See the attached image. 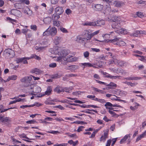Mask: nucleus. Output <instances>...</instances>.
Segmentation results:
<instances>
[{
	"mask_svg": "<svg viewBox=\"0 0 146 146\" xmlns=\"http://www.w3.org/2000/svg\"><path fill=\"white\" fill-rule=\"evenodd\" d=\"M32 80V77L31 76H25L21 78L20 80L21 82H24L26 84H24V86L27 87L31 85L30 82Z\"/></svg>",
	"mask_w": 146,
	"mask_h": 146,
	"instance_id": "f257e3e1",
	"label": "nucleus"
},
{
	"mask_svg": "<svg viewBox=\"0 0 146 146\" xmlns=\"http://www.w3.org/2000/svg\"><path fill=\"white\" fill-rule=\"evenodd\" d=\"M4 52L6 54V56L10 58H13L15 55L14 51L11 48H8L5 49Z\"/></svg>",
	"mask_w": 146,
	"mask_h": 146,
	"instance_id": "f03ea898",
	"label": "nucleus"
},
{
	"mask_svg": "<svg viewBox=\"0 0 146 146\" xmlns=\"http://www.w3.org/2000/svg\"><path fill=\"white\" fill-rule=\"evenodd\" d=\"M119 38H117L116 36H115V38L113 39H105L104 42L103 41H99L102 42H105L108 43H112L114 44L119 45L118 42H117V41L119 40Z\"/></svg>",
	"mask_w": 146,
	"mask_h": 146,
	"instance_id": "7ed1b4c3",
	"label": "nucleus"
},
{
	"mask_svg": "<svg viewBox=\"0 0 146 146\" xmlns=\"http://www.w3.org/2000/svg\"><path fill=\"white\" fill-rule=\"evenodd\" d=\"M10 13L11 14L18 17H21L22 15V13L17 9H13L11 10L10 11Z\"/></svg>",
	"mask_w": 146,
	"mask_h": 146,
	"instance_id": "20e7f679",
	"label": "nucleus"
},
{
	"mask_svg": "<svg viewBox=\"0 0 146 146\" xmlns=\"http://www.w3.org/2000/svg\"><path fill=\"white\" fill-rule=\"evenodd\" d=\"M69 52L70 51L68 50L62 49L58 52V54L60 55L61 58H62L65 57Z\"/></svg>",
	"mask_w": 146,
	"mask_h": 146,
	"instance_id": "39448f33",
	"label": "nucleus"
},
{
	"mask_svg": "<svg viewBox=\"0 0 146 146\" xmlns=\"http://www.w3.org/2000/svg\"><path fill=\"white\" fill-rule=\"evenodd\" d=\"M84 36L86 37L88 40H89L92 38L91 31L90 30H85L84 33Z\"/></svg>",
	"mask_w": 146,
	"mask_h": 146,
	"instance_id": "423d86ee",
	"label": "nucleus"
},
{
	"mask_svg": "<svg viewBox=\"0 0 146 146\" xmlns=\"http://www.w3.org/2000/svg\"><path fill=\"white\" fill-rule=\"evenodd\" d=\"M108 19L110 21L115 22V23L118 22L120 19L119 17L114 15L108 17Z\"/></svg>",
	"mask_w": 146,
	"mask_h": 146,
	"instance_id": "0eeeda50",
	"label": "nucleus"
},
{
	"mask_svg": "<svg viewBox=\"0 0 146 146\" xmlns=\"http://www.w3.org/2000/svg\"><path fill=\"white\" fill-rule=\"evenodd\" d=\"M52 92V87L51 86H48L47 88L46 91L43 93L44 96L47 95L49 96L51 94Z\"/></svg>",
	"mask_w": 146,
	"mask_h": 146,
	"instance_id": "6e6552de",
	"label": "nucleus"
},
{
	"mask_svg": "<svg viewBox=\"0 0 146 146\" xmlns=\"http://www.w3.org/2000/svg\"><path fill=\"white\" fill-rule=\"evenodd\" d=\"M92 8H95L94 9L96 11H100L102 9L103 7V5L100 4L95 5L93 3L92 4Z\"/></svg>",
	"mask_w": 146,
	"mask_h": 146,
	"instance_id": "1a4fd4ad",
	"label": "nucleus"
},
{
	"mask_svg": "<svg viewBox=\"0 0 146 146\" xmlns=\"http://www.w3.org/2000/svg\"><path fill=\"white\" fill-rule=\"evenodd\" d=\"M76 41L80 43L85 44L86 42L88 40L86 38H82L80 36H78L77 37Z\"/></svg>",
	"mask_w": 146,
	"mask_h": 146,
	"instance_id": "9d476101",
	"label": "nucleus"
},
{
	"mask_svg": "<svg viewBox=\"0 0 146 146\" xmlns=\"http://www.w3.org/2000/svg\"><path fill=\"white\" fill-rule=\"evenodd\" d=\"M17 63L23 62V64H27L28 62L25 57L19 58H17L16 60Z\"/></svg>",
	"mask_w": 146,
	"mask_h": 146,
	"instance_id": "9b49d317",
	"label": "nucleus"
},
{
	"mask_svg": "<svg viewBox=\"0 0 146 146\" xmlns=\"http://www.w3.org/2000/svg\"><path fill=\"white\" fill-rule=\"evenodd\" d=\"M106 86H108L106 88L107 90L112 89L117 87L116 84L113 82H111L110 84H107Z\"/></svg>",
	"mask_w": 146,
	"mask_h": 146,
	"instance_id": "f8f14e48",
	"label": "nucleus"
},
{
	"mask_svg": "<svg viewBox=\"0 0 146 146\" xmlns=\"http://www.w3.org/2000/svg\"><path fill=\"white\" fill-rule=\"evenodd\" d=\"M42 72L41 70L37 68H34L30 70V72L32 73H35L36 74H39Z\"/></svg>",
	"mask_w": 146,
	"mask_h": 146,
	"instance_id": "ddd939ff",
	"label": "nucleus"
},
{
	"mask_svg": "<svg viewBox=\"0 0 146 146\" xmlns=\"http://www.w3.org/2000/svg\"><path fill=\"white\" fill-rule=\"evenodd\" d=\"M56 14L61 15L64 12L63 9L62 7H58L55 9Z\"/></svg>",
	"mask_w": 146,
	"mask_h": 146,
	"instance_id": "4468645a",
	"label": "nucleus"
},
{
	"mask_svg": "<svg viewBox=\"0 0 146 146\" xmlns=\"http://www.w3.org/2000/svg\"><path fill=\"white\" fill-rule=\"evenodd\" d=\"M50 35L52 36H54L56 35L57 32L56 29L55 27H52L51 29H49Z\"/></svg>",
	"mask_w": 146,
	"mask_h": 146,
	"instance_id": "2eb2a0df",
	"label": "nucleus"
},
{
	"mask_svg": "<svg viewBox=\"0 0 146 146\" xmlns=\"http://www.w3.org/2000/svg\"><path fill=\"white\" fill-rule=\"evenodd\" d=\"M17 76L15 75L9 76L7 80H4V82H6L9 81L10 80H15L17 79Z\"/></svg>",
	"mask_w": 146,
	"mask_h": 146,
	"instance_id": "dca6fc26",
	"label": "nucleus"
},
{
	"mask_svg": "<svg viewBox=\"0 0 146 146\" xmlns=\"http://www.w3.org/2000/svg\"><path fill=\"white\" fill-rule=\"evenodd\" d=\"M54 92H57L58 94H60L61 92H63L64 91V89L60 86H58L54 88Z\"/></svg>",
	"mask_w": 146,
	"mask_h": 146,
	"instance_id": "f3484780",
	"label": "nucleus"
},
{
	"mask_svg": "<svg viewBox=\"0 0 146 146\" xmlns=\"http://www.w3.org/2000/svg\"><path fill=\"white\" fill-rule=\"evenodd\" d=\"M117 23V22H116L113 23L111 25V26L112 28H113L114 29H116L119 30V29H120V23Z\"/></svg>",
	"mask_w": 146,
	"mask_h": 146,
	"instance_id": "a211bd4d",
	"label": "nucleus"
},
{
	"mask_svg": "<svg viewBox=\"0 0 146 146\" xmlns=\"http://www.w3.org/2000/svg\"><path fill=\"white\" fill-rule=\"evenodd\" d=\"M61 37L60 36H56L55 37L54 42L56 45H57L59 44L60 42Z\"/></svg>",
	"mask_w": 146,
	"mask_h": 146,
	"instance_id": "6ab92c4d",
	"label": "nucleus"
},
{
	"mask_svg": "<svg viewBox=\"0 0 146 146\" xmlns=\"http://www.w3.org/2000/svg\"><path fill=\"white\" fill-rule=\"evenodd\" d=\"M146 135V130L142 134L139 135L137 138L135 142H137L139 140H140L142 138L144 137Z\"/></svg>",
	"mask_w": 146,
	"mask_h": 146,
	"instance_id": "aec40b11",
	"label": "nucleus"
},
{
	"mask_svg": "<svg viewBox=\"0 0 146 146\" xmlns=\"http://www.w3.org/2000/svg\"><path fill=\"white\" fill-rule=\"evenodd\" d=\"M0 120H1L2 122H7L9 121H11V119L9 117H5V118H3L2 116H0Z\"/></svg>",
	"mask_w": 146,
	"mask_h": 146,
	"instance_id": "412c9836",
	"label": "nucleus"
},
{
	"mask_svg": "<svg viewBox=\"0 0 146 146\" xmlns=\"http://www.w3.org/2000/svg\"><path fill=\"white\" fill-rule=\"evenodd\" d=\"M14 7L17 9H22L23 7V5L21 3H16L14 4Z\"/></svg>",
	"mask_w": 146,
	"mask_h": 146,
	"instance_id": "4be33fe9",
	"label": "nucleus"
},
{
	"mask_svg": "<svg viewBox=\"0 0 146 146\" xmlns=\"http://www.w3.org/2000/svg\"><path fill=\"white\" fill-rule=\"evenodd\" d=\"M104 106L106 107V108L110 110H113V108L112 107H112V104L110 102H107L105 104Z\"/></svg>",
	"mask_w": 146,
	"mask_h": 146,
	"instance_id": "5701e85b",
	"label": "nucleus"
},
{
	"mask_svg": "<svg viewBox=\"0 0 146 146\" xmlns=\"http://www.w3.org/2000/svg\"><path fill=\"white\" fill-rule=\"evenodd\" d=\"M84 25L89 26H96V22H86L84 24Z\"/></svg>",
	"mask_w": 146,
	"mask_h": 146,
	"instance_id": "b1692460",
	"label": "nucleus"
},
{
	"mask_svg": "<svg viewBox=\"0 0 146 146\" xmlns=\"http://www.w3.org/2000/svg\"><path fill=\"white\" fill-rule=\"evenodd\" d=\"M117 31H118L119 33H120L122 34L126 35L127 34L128 32L127 30L124 29L123 28H121L119 30H117Z\"/></svg>",
	"mask_w": 146,
	"mask_h": 146,
	"instance_id": "393cba45",
	"label": "nucleus"
},
{
	"mask_svg": "<svg viewBox=\"0 0 146 146\" xmlns=\"http://www.w3.org/2000/svg\"><path fill=\"white\" fill-rule=\"evenodd\" d=\"M96 26H101L102 25L105 24V21L104 20H97L96 21Z\"/></svg>",
	"mask_w": 146,
	"mask_h": 146,
	"instance_id": "a878e982",
	"label": "nucleus"
},
{
	"mask_svg": "<svg viewBox=\"0 0 146 146\" xmlns=\"http://www.w3.org/2000/svg\"><path fill=\"white\" fill-rule=\"evenodd\" d=\"M130 136L129 134H127L125 135L123 138L120 141L121 144L123 143L128 138L130 137Z\"/></svg>",
	"mask_w": 146,
	"mask_h": 146,
	"instance_id": "bb28decb",
	"label": "nucleus"
},
{
	"mask_svg": "<svg viewBox=\"0 0 146 146\" xmlns=\"http://www.w3.org/2000/svg\"><path fill=\"white\" fill-rule=\"evenodd\" d=\"M104 64V62L101 60L97 61L96 63V65L97 66L100 68H102L103 66V64Z\"/></svg>",
	"mask_w": 146,
	"mask_h": 146,
	"instance_id": "cd10ccee",
	"label": "nucleus"
},
{
	"mask_svg": "<svg viewBox=\"0 0 146 146\" xmlns=\"http://www.w3.org/2000/svg\"><path fill=\"white\" fill-rule=\"evenodd\" d=\"M67 58H66L67 61L68 62H74L75 60L74 58H73L72 56H70L69 57L68 56H67Z\"/></svg>",
	"mask_w": 146,
	"mask_h": 146,
	"instance_id": "c85d7f7f",
	"label": "nucleus"
},
{
	"mask_svg": "<svg viewBox=\"0 0 146 146\" xmlns=\"http://www.w3.org/2000/svg\"><path fill=\"white\" fill-rule=\"evenodd\" d=\"M110 70L111 71L115 73H117L119 71H121V70H122L121 68H110Z\"/></svg>",
	"mask_w": 146,
	"mask_h": 146,
	"instance_id": "c756f323",
	"label": "nucleus"
},
{
	"mask_svg": "<svg viewBox=\"0 0 146 146\" xmlns=\"http://www.w3.org/2000/svg\"><path fill=\"white\" fill-rule=\"evenodd\" d=\"M138 79L137 77H126L124 78V79L128 80H137Z\"/></svg>",
	"mask_w": 146,
	"mask_h": 146,
	"instance_id": "7c9ffc66",
	"label": "nucleus"
},
{
	"mask_svg": "<svg viewBox=\"0 0 146 146\" xmlns=\"http://www.w3.org/2000/svg\"><path fill=\"white\" fill-rule=\"evenodd\" d=\"M50 27L48 28L43 33V36H48L50 35L49 29Z\"/></svg>",
	"mask_w": 146,
	"mask_h": 146,
	"instance_id": "2f4dec72",
	"label": "nucleus"
},
{
	"mask_svg": "<svg viewBox=\"0 0 146 146\" xmlns=\"http://www.w3.org/2000/svg\"><path fill=\"white\" fill-rule=\"evenodd\" d=\"M92 88H93V90H94L95 91L99 92L100 93L102 94H104L105 93V92L104 91L98 89L97 88L93 87H92Z\"/></svg>",
	"mask_w": 146,
	"mask_h": 146,
	"instance_id": "473e14b6",
	"label": "nucleus"
},
{
	"mask_svg": "<svg viewBox=\"0 0 146 146\" xmlns=\"http://www.w3.org/2000/svg\"><path fill=\"white\" fill-rule=\"evenodd\" d=\"M31 56L32 58H35L38 60H40L41 59L40 57L35 54H32Z\"/></svg>",
	"mask_w": 146,
	"mask_h": 146,
	"instance_id": "72a5a7b5",
	"label": "nucleus"
},
{
	"mask_svg": "<svg viewBox=\"0 0 146 146\" xmlns=\"http://www.w3.org/2000/svg\"><path fill=\"white\" fill-rule=\"evenodd\" d=\"M38 122L36 121L35 119H33L29 121H26V123L27 124H34V123H37Z\"/></svg>",
	"mask_w": 146,
	"mask_h": 146,
	"instance_id": "f704fd0d",
	"label": "nucleus"
},
{
	"mask_svg": "<svg viewBox=\"0 0 146 146\" xmlns=\"http://www.w3.org/2000/svg\"><path fill=\"white\" fill-rule=\"evenodd\" d=\"M73 123H75L77 124H80L81 125H83L84 124H86L87 123L86 122L83 121H74L73 122Z\"/></svg>",
	"mask_w": 146,
	"mask_h": 146,
	"instance_id": "c9c22d12",
	"label": "nucleus"
},
{
	"mask_svg": "<svg viewBox=\"0 0 146 146\" xmlns=\"http://www.w3.org/2000/svg\"><path fill=\"white\" fill-rule=\"evenodd\" d=\"M7 21H10V22L12 23V24H13V23L12 22H14L16 23L17 21L16 20L12 19L10 17H7Z\"/></svg>",
	"mask_w": 146,
	"mask_h": 146,
	"instance_id": "e433bc0d",
	"label": "nucleus"
},
{
	"mask_svg": "<svg viewBox=\"0 0 146 146\" xmlns=\"http://www.w3.org/2000/svg\"><path fill=\"white\" fill-rule=\"evenodd\" d=\"M136 15H137V16L141 18H142L143 17V15L142 13L141 12H137L136 13Z\"/></svg>",
	"mask_w": 146,
	"mask_h": 146,
	"instance_id": "4c0bfd02",
	"label": "nucleus"
},
{
	"mask_svg": "<svg viewBox=\"0 0 146 146\" xmlns=\"http://www.w3.org/2000/svg\"><path fill=\"white\" fill-rule=\"evenodd\" d=\"M90 107L94 108H99V107L93 105H86V108H90Z\"/></svg>",
	"mask_w": 146,
	"mask_h": 146,
	"instance_id": "58836bf2",
	"label": "nucleus"
},
{
	"mask_svg": "<svg viewBox=\"0 0 146 146\" xmlns=\"http://www.w3.org/2000/svg\"><path fill=\"white\" fill-rule=\"evenodd\" d=\"M20 2L21 3H25L27 5L30 4L29 1L28 0H20Z\"/></svg>",
	"mask_w": 146,
	"mask_h": 146,
	"instance_id": "ea45409f",
	"label": "nucleus"
},
{
	"mask_svg": "<svg viewBox=\"0 0 146 146\" xmlns=\"http://www.w3.org/2000/svg\"><path fill=\"white\" fill-rule=\"evenodd\" d=\"M60 30L63 33H68V31L67 30L62 27H60Z\"/></svg>",
	"mask_w": 146,
	"mask_h": 146,
	"instance_id": "a19ab883",
	"label": "nucleus"
},
{
	"mask_svg": "<svg viewBox=\"0 0 146 146\" xmlns=\"http://www.w3.org/2000/svg\"><path fill=\"white\" fill-rule=\"evenodd\" d=\"M119 45L120 46H124L126 45V43L123 41H121L118 42Z\"/></svg>",
	"mask_w": 146,
	"mask_h": 146,
	"instance_id": "79ce46f5",
	"label": "nucleus"
},
{
	"mask_svg": "<svg viewBox=\"0 0 146 146\" xmlns=\"http://www.w3.org/2000/svg\"><path fill=\"white\" fill-rule=\"evenodd\" d=\"M15 108H16L15 107H11L10 108H9L7 109H4V110H1V111L0 113H3L4 112L6 111L9 110L13 109H15Z\"/></svg>",
	"mask_w": 146,
	"mask_h": 146,
	"instance_id": "37998d69",
	"label": "nucleus"
},
{
	"mask_svg": "<svg viewBox=\"0 0 146 146\" xmlns=\"http://www.w3.org/2000/svg\"><path fill=\"white\" fill-rule=\"evenodd\" d=\"M28 7L27 8H23L22 9V12H23V13L27 15V13H28Z\"/></svg>",
	"mask_w": 146,
	"mask_h": 146,
	"instance_id": "c03bdc74",
	"label": "nucleus"
},
{
	"mask_svg": "<svg viewBox=\"0 0 146 146\" xmlns=\"http://www.w3.org/2000/svg\"><path fill=\"white\" fill-rule=\"evenodd\" d=\"M68 136L71 137H74L75 138L77 137V136L75 133L72 134L70 133H68Z\"/></svg>",
	"mask_w": 146,
	"mask_h": 146,
	"instance_id": "a18cd8bd",
	"label": "nucleus"
},
{
	"mask_svg": "<svg viewBox=\"0 0 146 146\" xmlns=\"http://www.w3.org/2000/svg\"><path fill=\"white\" fill-rule=\"evenodd\" d=\"M102 73L106 77H107L108 78H110L111 75L109 74L106 72H102Z\"/></svg>",
	"mask_w": 146,
	"mask_h": 146,
	"instance_id": "49530a36",
	"label": "nucleus"
},
{
	"mask_svg": "<svg viewBox=\"0 0 146 146\" xmlns=\"http://www.w3.org/2000/svg\"><path fill=\"white\" fill-rule=\"evenodd\" d=\"M60 21H56L54 22L53 24L54 26L58 27L60 25Z\"/></svg>",
	"mask_w": 146,
	"mask_h": 146,
	"instance_id": "de8ad7c7",
	"label": "nucleus"
},
{
	"mask_svg": "<svg viewBox=\"0 0 146 146\" xmlns=\"http://www.w3.org/2000/svg\"><path fill=\"white\" fill-rule=\"evenodd\" d=\"M98 131V130H94V131L92 133L91 136L90 137V138L94 137L95 136L96 134L97 133Z\"/></svg>",
	"mask_w": 146,
	"mask_h": 146,
	"instance_id": "09e8293b",
	"label": "nucleus"
},
{
	"mask_svg": "<svg viewBox=\"0 0 146 146\" xmlns=\"http://www.w3.org/2000/svg\"><path fill=\"white\" fill-rule=\"evenodd\" d=\"M47 133H52L54 134H57V133H59V132L58 131H52L50 130L49 131H48L47 132Z\"/></svg>",
	"mask_w": 146,
	"mask_h": 146,
	"instance_id": "8fccbe9b",
	"label": "nucleus"
},
{
	"mask_svg": "<svg viewBox=\"0 0 146 146\" xmlns=\"http://www.w3.org/2000/svg\"><path fill=\"white\" fill-rule=\"evenodd\" d=\"M56 64L55 63H51L49 64V66L50 67L54 68H55L56 66Z\"/></svg>",
	"mask_w": 146,
	"mask_h": 146,
	"instance_id": "3c124183",
	"label": "nucleus"
},
{
	"mask_svg": "<svg viewBox=\"0 0 146 146\" xmlns=\"http://www.w3.org/2000/svg\"><path fill=\"white\" fill-rule=\"evenodd\" d=\"M119 94L121 96L123 95L125 96L127 94V92L126 91L121 90L119 92Z\"/></svg>",
	"mask_w": 146,
	"mask_h": 146,
	"instance_id": "603ef678",
	"label": "nucleus"
},
{
	"mask_svg": "<svg viewBox=\"0 0 146 146\" xmlns=\"http://www.w3.org/2000/svg\"><path fill=\"white\" fill-rule=\"evenodd\" d=\"M54 107V108H59L61 110H63L64 109L63 106H62L61 105H60L58 106H55Z\"/></svg>",
	"mask_w": 146,
	"mask_h": 146,
	"instance_id": "864d4df0",
	"label": "nucleus"
},
{
	"mask_svg": "<svg viewBox=\"0 0 146 146\" xmlns=\"http://www.w3.org/2000/svg\"><path fill=\"white\" fill-rule=\"evenodd\" d=\"M89 53L88 52L86 51L85 52H84V57L86 58H87L89 57Z\"/></svg>",
	"mask_w": 146,
	"mask_h": 146,
	"instance_id": "5fc2aeb1",
	"label": "nucleus"
},
{
	"mask_svg": "<svg viewBox=\"0 0 146 146\" xmlns=\"http://www.w3.org/2000/svg\"><path fill=\"white\" fill-rule=\"evenodd\" d=\"M31 29L34 31L37 30V26L36 25H31Z\"/></svg>",
	"mask_w": 146,
	"mask_h": 146,
	"instance_id": "6e6d98bb",
	"label": "nucleus"
},
{
	"mask_svg": "<svg viewBox=\"0 0 146 146\" xmlns=\"http://www.w3.org/2000/svg\"><path fill=\"white\" fill-rule=\"evenodd\" d=\"M145 57H146L145 56H141V57L139 59L145 62H146V59L145 58Z\"/></svg>",
	"mask_w": 146,
	"mask_h": 146,
	"instance_id": "4d7b16f0",
	"label": "nucleus"
},
{
	"mask_svg": "<svg viewBox=\"0 0 146 146\" xmlns=\"http://www.w3.org/2000/svg\"><path fill=\"white\" fill-rule=\"evenodd\" d=\"M99 33V31L98 30V31H96L92 33H91L92 38L94 36L98 34Z\"/></svg>",
	"mask_w": 146,
	"mask_h": 146,
	"instance_id": "13d9d810",
	"label": "nucleus"
},
{
	"mask_svg": "<svg viewBox=\"0 0 146 146\" xmlns=\"http://www.w3.org/2000/svg\"><path fill=\"white\" fill-rule=\"evenodd\" d=\"M54 9V8L53 7H51L50 8L49 10L48 11V12L49 14H51L52 13Z\"/></svg>",
	"mask_w": 146,
	"mask_h": 146,
	"instance_id": "bf43d9fd",
	"label": "nucleus"
},
{
	"mask_svg": "<svg viewBox=\"0 0 146 146\" xmlns=\"http://www.w3.org/2000/svg\"><path fill=\"white\" fill-rule=\"evenodd\" d=\"M72 12L71 10L69 9H67L66 11V13L68 15H69Z\"/></svg>",
	"mask_w": 146,
	"mask_h": 146,
	"instance_id": "052dcab7",
	"label": "nucleus"
},
{
	"mask_svg": "<svg viewBox=\"0 0 146 146\" xmlns=\"http://www.w3.org/2000/svg\"><path fill=\"white\" fill-rule=\"evenodd\" d=\"M45 103L46 105H54L55 103L51 102L46 101L45 102Z\"/></svg>",
	"mask_w": 146,
	"mask_h": 146,
	"instance_id": "680f3d73",
	"label": "nucleus"
},
{
	"mask_svg": "<svg viewBox=\"0 0 146 146\" xmlns=\"http://www.w3.org/2000/svg\"><path fill=\"white\" fill-rule=\"evenodd\" d=\"M81 93L80 91H75L72 92V94L74 95L77 96L78 95L80 94Z\"/></svg>",
	"mask_w": 146,
	"mask_h": 146,
	"instance_id": "e2e57ef3",
	"label": "nucleus"
},
{
	"mask_svg": "<svg viewBox=\"0 0 146 146\" xmlns=\"http://www.w3.org/2000/svg\"><path fill=\"white\" fill-rule=\"evenodd\" d=\"M66 144L65 143H62L60 144H58L57 143L54 145V146H66Z\"/></svg>",
	"mask_w": 146,
	"mask_h": 146,
	"instance_id": "0e129e2a",
	"label": "nucleus"
},
{
	"mask_svg": "<svg viewBox=\"0 0 146 146\" xmlns=\"http://www.w3.org/2000/svg\"><path fill=\"white\" fill-rule=\"evenodd\" d=\"M58 1L59 0H51V2L52 4H56L58 3Z\"/></svg>",
	"mask_w": 146,
	"mask_h": 146,
	"instance_id": "69168bd1",
	"label": "nucleus"
},
{
	"mask_svg": "<svg viewBox=\"0 0 146 146\" xmlns=\"http://www.w3.org/2000/svg\"><path fill=\"white\" fill-rule=\"evenodd\" d=\"M92 50L94 52H100V50L98 48H91Z\"/></svg>",
	"mask_w": 146,
	"mask_h": 146,
	"instance_id": "338daca9",
	"label": "nucleus"
},
{
	"mask_svg": "<svg viewBox=\"0 0 146 146\" xmlns=\"http://www.w3.org/2000/svg\"><path fill=\"white\" fill-rule=\"evenodd\" d=\"M111 142V140L110 139H109L107 140L106 144V146H110Z\"/></svg>",
	"mask_w": 146,
	"mask_h": 146,
	"instance_id": "774afa93",
	"label": "nucleus"
}]
</instances>
